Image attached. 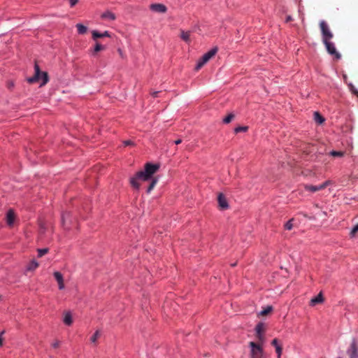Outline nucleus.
<instances>
[{
    "instance_id": "nucleus-39",
    "label": "nucleus",
    "mask_w": 358,
    "mask_h": 358,
    "mask_svg": "<svg viewBox=\"0 0 358 358\" xmlns=\"http://www.w3.org/2000/svg\"><path fill=\"white\" fill-rule=\"evenodd\" d=\"M291 21H292V17L290 15L287 16L286 22H288Z\"/></svg>"
},
{
    "instance_id": "nucleus-41",
    "label": "nucleus",
    "mask_w": 358,
    "mask_h": 358,
    "mask_svg": "<svg viewBox=\"0 0 358 358\" xmlns=\"http://www.w3.org/2000/svg\"><path fill=\"white\" fill-rule=\"evenodd\" d=\"M118 52L121 57H123L122 51L120 49H118Z\"/></svg>"
},
{
    "instance_id": "nucleus-1",
    "label": "nucleus",
    "mask_w": 358,
    "mask_h": 358,
    "mask_svg": "<svg viewBox=\"0 0 358 358\" xmlns=\"http://www.w3.org/2000/svg\"><path fill=\"white\" fill-rule=\"evenodd\" d=\"M159 169V164H158L146 163L144 166V170L138 171L130 178L129 183L131 186L135 189H139L141 182L150 180Z\"/></svg>"
},
{
    "instance_id": "nucleus-18",
    "label": "nucleus",
    "mask_w": 358,
    "mask_h": 358,
    "mask_svg": "<svg viewBox=\"0 0 358 358\" xmlns=\"http://www.w3.org/2000/svg\"><path fill=\"white\" fill-rule=\"evenodd\" d=\"M101 17L103 19H109L110 20H114L115 19V15L114 13L107 11L101 15Z\"/></svg>"
},
{
    "instance_id": "nucleus-36",
    "label": "nucleus",
    "mask_w": 358,
    "mask_h": 358,
    "mask_svg": "<svg viewBox=\"0 0 358 358\" xmlns=\"http://www.w3.org/2000/svg\"><path fill=\"white\" fill-rule=\"evenodd\" d=\"M124 145L125 146L131 145H134V143L131 141L127 140V141H124Z\"/></svg>"
},
{
    "instance_id": "nucleus-9",
    "label": "nucleus",
    "mask_w": 358,
    "mask_h": 358,
    "mask_svg": "<svg viewBox=\"0 0 358 358\" xmlns=\"http://www.w3.org/2000/svg\"><path fill=\"white\" fill-rule=\"evenodd\" d=\"M15 217H16V215H15V213L13 209H12V208L9 209L8 210V212L6 213V221L7 224L9 227H13L14 222L15 220Z\"/></svg>"
},
{
    "instance_id": "nucleus-13",
    "label": "nucleus",
    "mask_w": 358,
    "mask_h": 358,
    "mask_svg": "<svg viewBox=\"0 0 358 358\" xmlns=\"http://www.w3.org/2000/svg\"><path fill=\"white\" fill-rule=\"evenodd\" d=\"M63 322L66 325L71 326L73 323L72 315L69 311L64 313Z\"/></svg>"
},
{
    "instance_id": "nucleus-2",
    "label": "nucleus",
    "mask_w": 358,
    "mask_h": 358,
    "mask_svg": "<svg viewBox=\"0 0 358 358\" xmlns=\"http://www.w3.org/2000/svg\"><path fill=\"white\" fill-rule=\"evenodd\" d=\"M41 80H42V82L40 85H45L48 82V75L47 72L41 71L39 66L36 62L34 64V76L29 78L27 81L29 83H34L40 82Z\"/></svg>"
},
{
    "instance_id": "nucleus-37",
    "label": "nucleus",
    "mask_w": 358,
    "mask_h": 358,
    "mask_svg": "<svg viewBox=\"0 0 358 358\" xmlns=\"http://www.w3.org/2000/svg\"><path fill=\"white\" fill-rule=\"evenodd\" d=\"M351 90L353 94H355L358 97V90L355 89L353 86L351 88Z\"/></svg>"
},
{
    "instance_id": "nucleus-32",
    "label": "nucleus",
    "mask_w": 358,
    "mask_h": 358,
    "mask_svg": "<svg viewBox=\"0 0 358 358\" xmlns=\"http://www.w3.org/2000/svg\"><path fill=\"white\" fill-rule=\"evenodd\" d=\"M358 232V224H356L352 229V230L350 231V236L352 237H354L355 236L356 234Z\"/></svg>"
},
{
    "instance_id": "nucleus-42",
    "label": "nucleus",
    "mask_w": 358,
    "mask_h": 358,
    "mask_svg": "<svg viewBox=\"0 0 358 358\" xmlns=\"http://www.w3.org/2000/svg\"><path fill=\"white\" fill-rule=\"evenodd\" d=\"M62 222L64 223V216L63 215L62 217Z\"/></svg>"
},
{
    "instance_id": "nucleus-5",
    "label": "nucleus",
    "mask_w": 358,
    "mask_h": 358,
    "mask_svg": "<svg viewBox=\"0 0 358 358\" xmlns=\"http://www.w3.org/2000/svg\"><path fill=\"white\" fill-rule=\"evenodd\" d=\"M249 346L251 348V358H264L263 348L260 344L251 341L249 343Z\"/></svg>"
},
{
    "instance_id": "nucleus-10",
    "label": "nucleus",
    "mask_w": 358,
    "mask_h": 358,
    "mask_svg": "<svg viewBox=\"0 0 358 358\" xmlns=\"http://www.w3.org/2000/svg\"><path fill=\"white\" fill-rule=\"evenodd\" d=\"M150 8L154 12L160 13H166L167 10L166 6L162 3H152L150 6Z\"/></svg>"
},
{
    "instance_id": "nucleus-21",
    "label": "nucleus",
    "mask_w": 358,
    "mask_h": 358,
    "mask_svg": "<svg viewBox=\"0 0 358 358\" xmlns=\"http://www.w3.org/2000/svg\"><path fill=\"white\" fill-rule=\"evenodd\" d=\"M38 266V263L35 260L31 261L27 266V271H34Z\"/></svg>"
},
{
    "instance_id": "nucleus-34",
    "label": "nucleus",
    "mask_w": 358,
    "mask_h": 358,
    "mask_svg": "<svg viewBox=\"0 0 358 358\" xmlns=\"http://www.w3.org/2000/svg\"><path fill=\"white\" fill-rule=\"evenodd\" d=\"M271 345L276 348V346H280V345L278 343V340L277 338H274L272 342Z\"/></svg>"
},
{
    "instance_id": "nucleus-17",
    "label": "nucleus",
    "mask_w": 358,
    "mask_h": 358,
    "mask_svg": "<svg viewBox=\"0 0 358 358\" xmlns=\"http://www.w3.org/2000/svg\"><path fill=\"white\" fill-rule=\"evenodd\" d=\"M104 36L109 37L110 36L109 32L106 31L103 34H100L97 31H92V38L94 39H96L98 38H101V37H104Z\"/></svg>"
},
{
    "instance_id": "nucleus-16",
    "label": "nucleus",
    "mask_w": 358,
    "mask_h": 358,
    "mask_svg": "<svg viewBox=\"0 0 358 358\" xmlns=\"http://www.w3.org/2000/svg\"><path fill=\"white\" fill-rule=\"evenodd\" d=\"M150 180L151 181L147 189V193L148 194L150 193V192L154 189V187H155L156 184L158 182V179L155 177L152 176V178Z\"/></svg>"
},
{
    "instance_id": "nucleus-27",
    "label": "nucleus",
    "mask_w": 358,
    "mask_h": 358,
    "mask_svg": "<svg viewBox=\"0 0 358 358\" xmlns=\"http://www.w3.org/2000/svg\"><path fill=\"white\" fill-rule=\"evenodd\" d=\"M330 155L335 157H342L344 156V152L342 151H335L333 150L330 152Z\"/></svg>"
},
{
    "instance_id": "nucleus-4",
    "label": "nucleus",
    "mask_w": 358,
    "mask_h": 358,
    "mask_svg": "<svg viewBox=\"0 0 358 358\" xmlns=\"http://www.w3.org/2000/svg\"><path fill=\"white\" fill-rule=\"evenodd\" d=\"M217 52V48H215L211 49L210 51L204 54L202 57L198 62L195 69L196 71L199 70L201 67L203 66L205 64H206L215 55Z\"/></svg>"
},
{
    "instance_id": "nucleus-23",
    "label": "nucleus",
    "mask_w": 358,
    "mask_h": 358,
    "mask_svg": "<svg viewBox=\"0 0 358 358\" xmlns=\"http://www.w3.org/2000/svg\"><path fill=\"white\" fill-rule=\"evenodd\" d=\"M76 27H77L78 32L80 34H84L87 31V27L81 24H78L76 25Z\"/></svg>"
},
{
    "instance_id": "nucleus-19",
    "label": "nucleus",
    "mask_w": 358,
    "mask_h": 358,
    "mask_svg": "<svg viewBox=\"0 0 358 358\" xmlns=\"http://www.w3.org/2000/svg\"><path fill=\"white\" fill-rule=\"evenodd\" d=\"M180 37L186 43H189V41H190V39H189L190 32L189 31H181Z\"/></svg>"
},
{
    "instance_id": "nucleus-22",
    "label": "nucleus",
    "mask_w": 358,
    "mask_h": 358,
    "mask_svg": "<svg viewBox=\"0 0 358 358\" xmlns=\"http://www.w3.org/2000/svg\"><path fill=\"white\" fill-rule=\"evenodd\" d=\"M255 331H256V334H264V324L262 322L258 323L255 327Z\"/></svg>"
},
{
    "instance_id": "nucleus-44",
    "label": "nucleus",
    "mask_w": 358,
    "mask_h": 358,
    "mask_svg": "<svg viewBox=\"0 0 358 358\" xmlns=\"http://www.w3.org/2000/svg\"><path fill=\"white\" fill-rule=\"evenodd\" d=\"M338 358H341V357H338Z\"/></svg>"
},
{
    "instance_id": "nucleus-24",
    "label": "nucleus",
    "mask_w": 358,
    "mask_h": 358,
    "mask_svg": "<svg viewBox=\"0 0 358 358\" xmlns=\"http://www.w3.org/2000/svg\"><path fill=\"white\" fill-rule=\"evenodd\" d=\"M272 311V307L271 306H267L266 308L262 310L259 313V315L261 316H265L269 314Z\"/></svg>"
},
{
    "instance_id": "nucleus-35",
    "label": "nucleus",
    "mask_w": 358,
    "mask_h": 358,
    "mask_svg": "<svg viewBox=\"0 0 358 358\" xmlns=\"http://www.w3.org/2000/svg\"><path fill=\"white\" fill-rule=\"evenodd\" d=\"M60 343L59 341H55L52 344V346L54 348H57L59 347Z\"/></svg>"
},
{
    "instance_id": "nucleus-7",
    "label": "nucleus",
    "mask_w": 358,
    "mask_h": 358,
    "mask_svg": "<svg viewBox=\"0 0 358 358\" xmlns=\"http://www.w3.org/2000/svg\"><path fill=\"white\" fill-rule=\"evenodd\" d=\"M347 354L350 358H358V343L355 339H353L350 343L347 350Z\"/></svg>"
},
{
    "instance_id": "nucleus-6",
    "label": "nucleus",
    "mask_w": 358,
    "mask_h": 358,
    "mask_svg": "<svg viewBox=\"0 0 358 358\" xmlns=\"http://www.w3.org/2000/svg\"><path fill=\"white\" fill-rule=\"evenodd\" d=\"M322 43L330 55L334 56L337 60L341 58V55L337 51L335 44L331 40L325 41Z\"/></svg>"
},
{
    "instance_id": "nucleus-11",
    "label": "nucleus",
    "mask_w": 358,
    "mask_h": 358,
    "mask_svg": "<svg viewBox=\"0 0 358 358\" xmlns=\"http://www.w3.org/2000/svg\"><path fill=\"white\" fill-rule=\"evenodd\" d=\"M217 201L219 204V207L221 210L227 209L229 207L227 199L224 195L222 193H220L217 196Z\"/></svg>"
},
{
    "instance_id": "nucleus-29",
    "label": "nucleus",
    "mask_w": 358,
    "mask_h": 358,
    "mask_svg": "<svg viewBox=\"0 0 358 358\" xmlns=\"http://www.w3.org/2000/svg\"><path fill=\"white\" fill-rule=\"evenodd\" d=\"M292 221H293V219H291L285 223V229L291 230L292 229V227H293Z\"/></svg>"
},
{
    "instance_id": "nucleus-20",
    "label": "nucleus",
    "mask_w": 358,
    "mask_h": 358,
    "mask_svg": "<svg viewBox=\"0 0 358 358\" xmlns=\"http://www.w3.org/2000/svg\"><path fill=\"white\" fill-rule=\"evenodd\" d=\"M314 120L318 124H322L324 122V118L320 115L319 112L314 113Z\"/></svg>"
},
{
    "instance_id": "nucleus-3",
    "label": "nucleus",
    "mask_w": 358,
    "mask_h": 358,
    "mask_svg": "<svg viewBox=\"0 0 358 358\" xmlns=\"http://www.w3.org/2000/svg\"><path fill=\"white\" fill-rule=\"evenodd\" d=\"M320 28L322 33V42L333 38L334 34L325 21L322 20L320 22Z\"/></svg>"
},
{
    "instance_id": "nucleus-31",
    "label": "nucleus",
    "mask_w": 358,
    "mask_h": 358,
    "mask_svg": "<svg viewBox=\"0 0 358 358\" xmlns=\"http://www.w3.org/2000/svg\"><path fill=\"white\" fill-rule=\"evenodd\" d=\"M248 130V127H238L235 129V133L244 132Z\"/></svg>"
},
{
    "instance_id": "nucleus-14",
    "label": "nucleus",
    "mask_w": 358,
    "mask_h": 358,
    "mask_svg": "<svg viewBox=\"0 0 358 358\" xmlns=\"http://www.w3.org/2000/svg\"><path fill=\"white\" fill-rule=\"evenodd\" d=\"M101 332L100 330H96L94 334L90 337V342L93 345H97L98 339L101 337Z\"/></svg>"
},
{
    "instance_id": "nucleus-25",
    "label": "nucleus",
    "mask_w": 358,
    "mask_h": 358,
    "mask_svg": "<svg viewBox=\"0 0 358 358\" xmlns=\"http://www.w3.org/2000/svg\"><path fill=\"white\" fill-rule=\"evenodd\" d=\"M256 337L258 339V343L260 344L261 346H262L263 343L265 341V337L264 334H256Z\"/></svg>"
},
{
    "instance_id": "nucleus-38",
    "label": "nucleus",
    "mask_w": 358,
    "mask_h": 358,
    "mask_svg": "<svg viewBox=\"0 0 358 358\" xmlns=\"http://www.w3.org/2000/svg\"><path fill=\"white\" fill-rule=\"evenodd\" d=\"M159 93H160V92H159V91L153 92L152 93V96L153 97H157V96H158V94H159Z\"/></svg>"
},
{
    "instance_id": "nucleus-33",
    "label": "nucleus",
    "mask_w": 358,
    "mask_h": 358,
    "mask_svg": "<svg viewBox=\"0 0 358 358\" xmlns=\"http://www.w3.org/2000/svg\"><path fill=\"white\" fill-rule=\"evenodd\" d=\"M275 348V352L278 354V358H280L281 354H282V346L281 345L276 346V348Z\"/></svg>"
},
{
    "instance_id": "nucleus-28",
    "label": "nucleus",
    "mask_w": 358,
    "mask_h": 358,
    "mask_svg": "<svg viewBox=\"0 0 358 358\" xmlns=\"http://www.w3.org/2000/svg\"><path fill=\"white\" fill-rule=\"evenodd\" d=\"M48 252V248L38 249V257H41L43 255H45V254H47Z\"/></svg>"
},
{
    "instance_id": "nucleus-8",
    "label": "nucleus",
    "mask_w": 358,
    "mask_h": 358,
    "mask_svg": "<svg viewBox=\"0 0 358 358\" xmlns=\"http://www.w3.org/2000/svg\"><path fill=\"white\" fill-rule=\"evenodd\" d=\"M330 183H331L330 180H327L324 182H323L322 184H321L320 185H305V189L307 190V191H310L312 192H317V191H320V190L324 189Z\"/></svg>"
},
{
    "instance_id": "nucleus-26",
    "label": "nucleus",
    "mask_w": 358,
    "mask_h": 358,
    "mask_svg": "<svg viewBox=\"0 0 358 358\" xmlns=\"http://www.w3.org/2000/svg\"><path fill=\"white\" fill-rule=\"evenodd\" d=\"M235 115L233 113H229L227 117L223 119V122L224 124L230 123L232 120L234 118Z\"/></svg>"
},
{
    "instance_id": "nucleus-15",
    "label": "nucleus",
    "mask_w": 358,
    "mask_h": 358,
    "mask_svg": "<svg viewBox=\"0 0 358 358\" xmlns=\"http://www.w3.org/2000/svg\"><path fill=\"white\" fill-rule=\"evenodd\" d=\"M323 301H324V297L322 296V294L320 292L317 296L313 298L310 300V305L315 306L316 304L322 303Z\"/></svg>"
},
{
    "instance_id": "nucleus-30",
    "label": "nucleus",
    "mask_w": 358,
    "mask_h": 358,
    "mask_svg": "<svg viewBox=\"0 0 358 358\" xmlns=\"http://www.w3.org/2000/svg\"><path fill=\"white\" fill-rule=\"evenodd\" d=\"M104 49V47L103 45H101V44L99 43H96L95 45V47H94V52L96 53V52H98Z\"/></svg>"
},
{
    "instance_id": "nucleus-12",
    "label": "nucleus",
    "mask_w": 358,
    "mask_h": 358,
    "mask_svg": "<svg viewBox=\"0 0 358 358\" xmlns=\"http://www.w3.org/2000/svg\"><path fill=\"white\" fill-rule=\"evenodd\" d=\"M54 277L58 283V287L59 289H63L64 288V278L62 274L59 271H55L54 273Z\"/></svg>"
},
{
    "instance_id": "nucleus-40",
    "label": "nucleus",
    "mask_w": 358,
    "mask_h": 358,
    "mask_svg": "<svg viewBox=\"0 0 358 358\" xmlns=\"http://www.w3.org/2000/svg\"><path fill=\"white\" fill-rule=\"evenodd\" d=\"M174 143H175L176 145H178V144H180V143H182V140H181V139H178V140L175 141V142H174Z\"/></svg>"
},
{
    "instance_id": "nucleus-43",
    "label": "nucleus",
    "mask_w": 358,
    "mask_h": 358,
    "mask_svg": "<svg viewBox=\"0 0 358 358\" xmlns=\"http://www.w3.org/2000/svg\"><path fill=\"white\" fill-rule=\"evenodd\" d=\"M2 296L0 294V299H1Z\"/></svg>"
}]
</instances>
